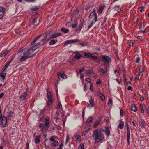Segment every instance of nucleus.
<instances>
[{"instance_id": "f257e3e1", "label": "nucleus", "mask_w": 149, "mask_h": 149, "mask_svg": "<svg viewBox=\"0 0 149 149\" xmlns=\"http://www.w3.org/2000/svg\"><path fill=\"white\" fill-rule=\"evenodd\" d=\"M34 50L31 47L29 48L28 47L24 46L19 50V52L22 53L23 55L20 59L21 61H22L26 59L33 57L35 54L33 53Z\"/></svg>"}, {"instance_id": "f03ea898", "label": "nucleus", "mask_w": 149, "mask_h": 149, "mask_svg": "<svg viewBox=\"0 0 149 149\" xmlns=\"http://www.w3.org/2000/svg\"><path fill=\"white\" fill-rule=\"evenodd\" d=\"M93 140H95L96 143L102 141L104 139V135L102 133L99 129H97L93 132L92 135Z\"/></svg>"}, {"instance_id": "7ed1b4c3", "label": "nucleus", "mask_w": 149, "mask_h": 149, "mask_svg": "<svg viewBox=\"0 0 149 149\" xmlns=\"http://www.w3.org/2000/svg\"><path fill=\"white\" fill-rule=\"evenodd\" d=\"M101 60L106 68H109V63H111V58L107 55H102Z\"/></svg>"}, {"instance_id": "20e7f679", "label": "nucleus", "mask_w": 149, "mask_h": 149, "mask_svg": "<svg viewBox=\"0 0 149 149\" xmlns=\"http://www.w3.org/2000/svg\"><path fill=\"white\" fill-rule=\"evenodd\" d=\"M42 35V34L39 35L37 36L33 40V41L31 42V45H33L32 48L35 51L37 49L39 48L41 46V44L40 42L35 43V42L40 38Z\"/></svg>"}, {"instance_id": "39448f33", "label": "nucleus", "mask_w": 149, "mask_h": 149, "mask_svg": "<svg viewBox=\"0 0 149 149\" xmlns=\"http://www.w3.org/2000/svg\"><path fill=\"white\" fill-rule=\"evenodd\" d=\"M113 3H112L111 4V6L110 7V8H112L111 9L112 12L114 14L116 15L121 11V9L119 8L120 7L119 6H115L114 7H112V6Z\"/></svg>"}, {"instance_id": "423d86ee", "label": "nucleus", "mask_w": 149, "mask_h": 149, "mask_svg": "<svg viewBox=\"0 0 149 149\" xmlns=\"http://www.w3.org/2000/svg\"><path fill=\"white\" fill-rule=\"evenodd\" d=\"M97 70L99 72H100L103 75H104L109 70V68H106V67H105V69H104L101 67L99 66L97 68Z\"/></svg>"}, {"instance_id": "0eeeda50", "label": "nucleus", "mask_w": 149, "mask_h": 149, "mask_svg": "<svg viewBox=\"0 0 149 149\" xmlns=\"http://www.w3.org/2000/svg\"><path fill=\"white\" fill-rule=\"evenodd\" d=\"M79 41V40L78 39H75L68 40L65 42L64 44V45L66 46L68 44H72L73 43H77Z\"/></svg>"}, {"instance_id": "6e6552de", "label": "nucleus", "mask_w": 149, "mask_h": 149, "mask_svg": "<svg viewBox=\"0 0 149 149\" xmlns=\"http://www.w3.org/2000/svg\"><path fill=\"white\" fill-rule=\"evenodd\" d=\"M49 118L47 117L46 118L45 121V128L46 129H48L49 127Z\"/></svg>"}, {"instance_id": "1a4fd4ad", "label": "nucleus", "mask_w": 149, "mask_h": 149, "mask_svg": "<svg viewBox=\"0 0 149 149\" xmlns=\"http://www.w3.org/2000/svg\"><path fill=\"white\" fill-rule=\"evenodd\" d=\"M127 140L128 143L129 145L130 144V130L129 126L128 124L127 125Z\"/></svg>"}, {"instance_id": "9d476101", "label": "nucleus", "mask_w": 149, "mask_h": 149, "mask_svg": "<svg viewBox=\"0 0 149 149\" xmlns=\"http://www.w3.org/2000/svg\"><path fill=\"white\" fill-rule=\"evenodd\" d=\"M94 17V20L95 22H96L97 21V16L96 13H91L89 16V18L91 19L92 17Z\"/></svg>"}, {"instance_id": "9b49d317", "label": "nucleus", "mask_w": 149, "mask_h": 149, "mask_svg": "<svg viewBox=\"0 0 149 149\" xmlns=\"http://www.w3.org/2000/svg\"><path fill=\"white\" fill-rule=\"evenodd\" d=\"M1 125L3 127H5L7 123V118L6 117L3 116L2 117L1 121Z\"/></svg>"}, {"instance_id": "f8f14e48", "label": "nucleus", "mask_w": 149, "mask_h": 149, "mask_svg": "<svg viewBox=\"0 0 149 149\" xmlns=\"http://www.w3.org/2000/svg\"><path fill=\"white\" fill-rule=\"evenodd\" d=\"M47 97L48 98V100H49H49L50 101H53V97L51 95V93H50V92L49 91V89H47Z\"/></svg>"}, {"instance_id": "ddd939ff", "label": "nucleus", "mask_w": 149, "mask_h": 149, "mask_svg": "<svg viewBox=\"0 0 149 149\" xmlns=\"http://www.w3.org/2000/svg\"><path fill=\"white\" fill-rule=\"evenodd\" d=\"M97 95L100 97L101 99L103 101L105 100V97L104 95L102 93H101L100 91H98L97 93Z\"/></svg>"}, {"instance_id": "4468645a", "label": "nucleus", "mask_w": 149, "mask_h": 149, "mask_svg": "<svg viewBox=\"0 0 149 149\" xmlns=\"http://www.w3.org/2000/svg\"><path fill=\"white\" fill-rule=\"evenodd\" d=\"M27 95V92H26L23 93L20 96V99L21 100H24L25 99Z\"/></svg>"}, {"instance_id": "2eb2a0df", "label": "nucleus", "mask_w": 149, "mask_h": 149, "mask_svg": "<svg viewBox=\"0 0 149 149\" xmlns=\"http://www.w3.org/2000/svg\"><path fill=\"white\" fill-rule=\"evenodd\" d=\"M74 53H76V54L75 56V58L76 59H79L81 57V55L79 53V52L77 51H76L75 52H74Z\"/></svg>"}, {"instance_id": "dca6fc26", "label": "nucleus", "mask_w": 149, "mask_h": 149, "mask_svg": "<svg viewBox=\"0 0 149 149\" xmlns=\"http://www.w3.org/2000/svg\"><path fill=\"white\" fill-rule=\"evenodd\" d=\"M40 138L41 137L39 135H38L36 136L35 139V142L36 144H38L40 142Z\"/></svg>"}, {"instance_id": "f3484780", "label": "nucleus", "mask_w": 149, "mask_h": 149, "mask_svg": "<svg viewBox=\"0 0 149 149\" xmlns=\"http://www.w3.org/2000/svg\"><path fill=\"white\" fill-rule=\"evenodd\" d=\"M6 75V73L3 72H1L0 75V77L1 78L3 81L5 79Z\"/></svg>"}, {"instance_id": "a211bd4d", "label": "nucleus", "mask_w": 149, "mask_h": 149, "mask_svg": "<svg viewBox=\"0 0 149 149\" xmlns=\"http://www.w3.org/2000/svg\"><path fill=\"white\" fill-rule=\"evenodd\" d=\"M105 132L107 135L109 136L110 134V131L108 126H106L105 127Z\"/></svg>"}, {"instance_id": "6ab92c4d", "label": "nucleus", "mask_w": 149, "mask_h": 149, "mask_svg": "<svg viewBox=\"0 0 149 149\" xmlns=\"http://www.w3.org/2000/svg\"><path fill=\"white\" fill-rule=\"evenodd\" d=\"M124 126V122L123 121L120 122L118 127L120 129H123Z\"/></svg>"}, {"instance_id": "aec40b11", "label": "nucleus", "mask_w": 149, "mask_h": 149, "mask_svg": "<svg viewBox=\"0 0 149 149\" xmlns=\"http://www.w3.org/2000/svg\"><path fill=\"white\" fill-rule=\"evenodd\" d=\"M57 41L58 40L57 39H52L50 40L49 44L50 45H52L55 44Z\"/></svg>"}, {"instance_id": "412c9836", "label": "nucleus", "mask_w": 149, "mask_h": 149, "mask_svg": "<svg viewBox=\"0 0 149 149\" xmlns=\"http://www.w3.org/2000/svg\"><path fill=\"white\" fill-rule=\"evenodd\" d=\"M60 76L61 78L63 79H66L67 78L66 75L65 74L63 73H60L58 75V79H60L59 77Z\"/></svg>"}, {"instance_id": "4be33fe9", "label": "nucleus", "mask_w": 149, "mask_h": 149, "mask_svg": "<svg viewBox=\"0 0 149 149\" xmlns=\"http://www.w3.org/2000/svg\"><path fill=\"white\" fill-rule=\"evenodd\" d=\"M61 33H56L54 34L51 35L50 36V38H54L57 36H59L61 35Z\"/></svg>"}, {"instance_id": "5701e85b", "label": "nucleus", "mask_w": 149, "mask_h": 149, "mask_svg": "<svg viewBox=\"0 0 149 149\" xmlns=\"http://www.w3.org/2000/svg\"><path fill=\"white\" fill-rule=\"evenodd\" d=\"M131 109L132 111L136 112L137 111L136 107L134 104H132L131 106Z\"/></svg>"}, {"instance_id": "b1692460", "label": "nucleus", "mask_w": 149, "mask_h": 149, "mask_svg": "<svg viewBox=\"0 0 149 149\" xmlns=\"http://www.w3.org/2000/svg\"><path fill=\"white\" fill-rule=\"evenodd\" d=\"M91 58H92L94 60H97V61H99V60L98 57L94 54H92Z\"/></svg>"}, {"instance_id": "393cba45", "label": "nucleus", "mask_w": 149, "mask_h": 149, "mask_svg": "<svg viewBox=\"0 0 149 149\" xmlns=\"http://www.w3.org/2000/svg\"><path fill=\"white\" fill-rule=\"evenodd\" d=\"M93 118L92 117H90L87 119L86 122L87 124H89L93 120Z\"/></svg>"}, {"instance_id": "a878e982", "label": "nucleus", "mask_w": 149, "mask_h": 149, "mask_svg": "<svg viewBox=\"0 0 149 149\" xmlns=\"http://www.w3.org/2000/svg\"><path fill=\"white\" fill-rule=\"evenodd\" d=\"M53 102V101H50L48 100L47 102V104L49 108H51L52 107V102Z\"/></svg>"}, {"instance_id": "bb28decb", "label": "nucleus", "mask_w": 149, "mask_h": 149, "mask_svg": "<svg viewBox=\"0 0 149 149\" xmlns=\"http://www.w3.org/2000/svg\"><path fill=\"white\" fill-rule=\"evenodd\" d=\"M100 122V120H96L95 122L94 125V128L96 127L97 126L99 125Z\"/></svg>"}, {"instance_id": "cd10ccee", "label": "nucleus", "mask_w": 149, "mask_h": 149, "mask_svg": "<svg viewBox=\"0 0 149 149\" xmlns=\"http://www.w3.org/2000/svg\"><path fill=\"white\" fill-rule=\"evenodd\" d=\"M61 31L65 33H68L69 31L68 29H65L64 28H61Z\"/></svg>"}, {"instance_id": "c85d7f7f", "label": "nucleus", "mask_w": 149, "mask_h": 149, "mask_svg": "<svg viewBox=\"0 0 149 149\" xmlns=\"http://www.w3.org/2000/svg\"><path fill=\"white\" fill-rule=\"evenodd\" d=\"M39 127L41 129V130L42 131L43 129L45 128V125L42 123H40L39 124Z\"/></svg>"}, {"instance_id": "c756f323", "label": "nucleus", "mask_w": 149, "mask_h": 149, "mask_svg": "<svg viewBox=\"0 0 149 149\" xmlns=\"http://www.w3.org/2000/svg\"><path fill=\"white\" fill-rule=\"evenodd\" d=\"M92 54L89 53H87L86 52L84 53V56H86L88 58H91V57L92 56Z\"/></svg>"}, {"instance_id": "7c9ffc66", "label": "nucleus", "mask_w": 149, "mask_h": 149, "mask_svg": "<svg viewBox=\"0 0 149 149\" xmlns=\"http://www.w3.org/2000/svg\"><path fill=\"white\" fill-rule=\"evenodd\" d=\"M144 71L143 68L140 67L139 69V74L141 76L142 75H143V72Z\"/></svg>"}, {"instance_id": "2f4dec72", "label": "nucleus", "mask_w": 149, "mask_h": 149, "mask_svg": "<svg viewBox=\"0 0 149 149\" xmlns=\"http://www.w3.org/2000/svg\"><path fill=\"white\" fill-rule=\"evenodd\" d=\"M58 144V142L57 141H54L52 143V146L53 147H56L57 146Z\"/></svg>"}, {"instance_id": "473e14b6", "label": "nucleus", "mask_w": 149, "mask_h": 149, "mask_svg": "<svg viewBox=\"0 0 149 149\" xmlns=\"http://www.w3.org/2000/svg\"><path fill=\"white\" fill-rule=\"evenodd\" d=\"M13 114V113L12 111H10L8 114L7 117L8 118H9L12 117Z\"/></svg>"}, {"instance_id": "72a5a7b5", "label": "nucleus", "mask_w": 149, "mask_h": 149, "mask_svg": "<svg viewBox=\"0 0 149 149\" xmlns=\"http://www.w3.org/2000/svg\"><path fill=\"white\" fill-rule=\"evenodd\" d=\"M74 16H73L72 19L71 20L74 22H75L77 20V17H76Z\"/></svg>"}, {"instance_id": "f704fd0d", "label": "nucleus", "mask_w": 149, "mask_h": 149, "mask_svg": "<svg viewBox=\"0 0 149 149\" xmlns=\"http://www.w3.org/2000/svg\"><path fill=\"white\" fill-rule=\"evenodd\" d=\"M75 138L76 139L77 141H80V139H81V136L79 135H76L75 136Z\"/></svg>"}, {"instance_id": "c9c22d12", "label": "nucleus", "mask_w": 149, "mask_h": 149, "mask_svg": "<svg viewBox=\"0 0 149 149\" xmlns=\"http://www.w3.org/2000/svg\"><path fill=\"white\" fill-rule=\"evenodd\" d=\"M8 53V51H6L2 53L0 56V57L4 56L7 53Z\"/></svg>"}, {"instance_id": "e433bc0d", "label": "nucleus", "mask_w": 149, "mask_h": 149, "mask_svg": "<svg viewBox=\"0 0 149 149\" xmlns=\"http://www.w3.org/2000/svg\"><path fill=\"white\" fill-rule=\"evenodd\" d=\"M83 23H80L77 28L79 30H81V28L83 26Z\"/></svg>"}, {"instance_id": "4c0bfd02", "label": "nucleus", "mask_w": 149, "mask_h": 149, "mask_svg": "<svg viewBox=\"0 0 149 149\" xmlns=\"http://www.w3.org/2000/svg\"><path fill=\"white\" fill-rule=\"evenodd\" d=\"M84 144L81 143L78 149H84Z\"/></svg>"}, {"instance_id": "58836bf2", "label": "nucleus", "mask_w": 149, "mask_h": 149, "mask_svg": "<svg viewBox=\"0 0 149 149\" xmlns=\"http://www.w3.org/2000/svg\"><path fill=\"white\" fill-rule=\"evenodd\" d=\"M95 23L93 22V21H92L91 22V23L88 26V29H89L90 28L93 26V24H94Z\"/></svg>"}, {"instance_id": "ea45409f", "label": "nucleus", "mask_w": 149, "mask_h": 149, "mask_svg": "<svg viewBox=\"0 0 149 149\" xmlns=\"http://www.w3.org/2000/svg\"><path fill=\"white\" fill-rule=\"evenodd\" d=\"M140 107L141 109V113H144V109H143V105L142 104H141L140 105Z\"/></svg>"}, {"instance_id": "a19ab883", "label": "nucleus", "mask_w": 149, "mask_h": 149, "mask_svg": "<svg viewBox=\"0 0 149 149\" xmlns=\"http://www.w3.org/2000/svg\"><path fill=\"white\" fill-rule=\"evenodd\" d=\"M77 25V24L76 23H75L74 24H72L71 25V26L72 28L74 29L76 27Z\"/></svg>"}, {"instance_id": "79ce46f5", "label": "nucleus", "mask_w": 149, "mask_h": 149, "mask_svg": "<svg viewBox=\"0 0 149 149\" xmlns=\"http://www.w3.org/2000/svg\"><path fill=\"white\" fill-rule=\"evenodd\" d=\"M85 81H86V82H88V83H90L91 82V79L89 78H86L85 80Z\"/></svg>"}, {"instance_id": "37998d69", "label": "nucleus", "mask_w": 149, "mask_h": 149, "mask_svg": "<svg viewBox=\"0 0 149 149\" xmlns=\"http://www.w3.org/2000/svg\"><path fill=\"white\" fill-rule=\"evenodd\" d=\"M141 126L144 127H145V124L144 123V121L143 120H141Z\"/></svg>"}, {"instance_id": "c03bdc74", "label": "nucleus", "mask_w": 149, "mask_h": 149, "mask_svg": "<svg viewBox=\"0 0 149 149\" xmlns=\"http://www.w3.org/2000/svg\"><path fill=\"white\" fill-rule=\"evenodd\" d=\"M80 45H81V46L83 47L86 45H87V43L86 42H83L82 43H80Z\"/></svg>"}, {"instance_id": "a18cd8bd", "label": "nucleus", "mask_w": 149, "mask_h": 149, "mask_svg": "<svg viewBox=\"0 0 149 149\" xmlns=\"http://www.w3.org/2000/svg\"><path fill=\"white\" fill-rule=\"evenodd\" d=\"M112 102V100L111 99L109 98V102L108 104L109 105L111 104H111Z\"/></svg>"}, {"instance_id": "49530a36", "label": "nucleus", "mask_w": 149, "mask_h": 149, "mask_svg": "<svg viewBox=\"0 0 149 149\" xmlns=\"http://www.w3.org/2000/svg\"><path fill=\"white\" fill-rule=\"evenodd\" d=\"M62 108V105L60 101H59L58 102V106L57 107V108L61 109Z\"/></svg>"}, {"instance_id": "de8ad7c7", "label": "nucleus", "mask_w": 149, "mask_h": 149, "mask_svg": "<svg viewBox=\"0 0 149 149\" xmlns=\"http://www.w3.org/2000/svg\"><path fill=\"white\" fill-rule=\"evenodd\" d=\"M104 8V6H101L99 7V10H100L102 12Z\"/></svg>"}, {"instance_id": "09e8293b", "label": "nucleus", "mask_w": 149, "mask_h": 149, "mask_svg": "<svg viewBox=\"0 0 149 149\" xmlns=\"http://www.w3.org/2000/svg\"><path fill=\"white\" fill-rule=\"evenodd\" d=\"M140 60V58L139 57H138L136 59V63L139 62Z\"/></svg>"}, {"instance_id": "8fccbe9b", "label": "nucleus", "mask_w": 149, "mask_h": 149, "mask_svg": "<svg viewBox=\"0 0 149 149\" xmlns=\"http://www.w3.org/2000/svg\"><path fill=\"white\" fill-rule=\"evenodd\" d=\"M85 109V107H84L83 109L82 112V117L83 118H84V110Z\"/></svg>"}, {"instance_id": "3c124183", "label": "nucleus", "mask_w": 149, "mask_h": 149, "mask_svg": "<svg viewBox=\"0 0 149 149\" xmlns=\"http://www.w3.org/2000/svg\"><path fill=\"white\" fill-rule=\"evenodd\" d=\"M85 69V68L84 67H83L81 68V69H80L79 71V73H81V72L84 71Z\"/></svg>"}, {"instance_id": "603ef678", "label": "nucleus", "mask_w": 149, "mask_h": 149, "mask_svg": "<svg viewBox=\"0 0 149 149\" xmlns=\"http://www.w3.org/2000/svg\"><path fill=\"white\" fill-rule=\"evenodd\" d=\"M140 28L141 29V31H142L143 32H144L145 31V29L142 28V25L140 26Z\"/></svg>"}, {"instance_id": "864d4df0", "label": "nucleus", "mask_w": 149, "mask_h": 149, "mask_svg": "<svg viewBox=\"0 0 149 149\" xmlns=\"http://www.w3.org/2000/svg\"><path fill=\"white\" fill-rule=\"evenodd\" d=\"M69 139V137L68 136H67L66 137V139L65 141V143L66 144H67L68 142Z\"/></svg>"}, {"instance_id": "5fc2aeb1", "label": "nucleus", "mask_w": 149, "mask_h": 149, "mask_svg": "<svg viewBox=\"0 0 149 149\" xmlns=\"http://www.w3.org/2000/svg\"><path fill=\"white\" fill-rule=\"evenodd\" d=\"M84 91H86L87 89V85H86V84H85V83L84 84Z\"/></svg>"}, {"instance_id": "6e6d98bb", "label": "nucleus", "mask_w": 149, "mask_h": 149, "mask_svg": "<svg viewBox=\"0 0 149 149\" xmlns=\"http://www.w3.org/2000/svg\"><path fill=\"white\" fill-rule=\"evenodd\" d=\"M48 36L47 35V34H46V33L45 34V35L44 37V38H45V39H47V40H49L50 38V37L49 38H47V37Z\"/></svg>"}, {"instance_id": "4d7b16f0", "label": "nucleus", "mask_w": 149, "mask_h": 149, "mask_svg": "<svg viewBox=\"0 0 149 149\" xmlns=\"http://www.w3.org/2000/svg\"><path fill=\"white\" fill-rule=\"evenodd\" d=\"M91 72V71L90 70H88L86 71L85 72V73L86 74H90Z\"/></svg>"}, {"instance_id": "13d9d810", "label": "nucleus", "mask_w": 149, "mask_h": 149, "mask_svg": "<svg viewBox=\"0 0 149 149\" xmlns=\"http://www.w3.org/2000/svg\"><path fill=\"white\" fill-rule=\"evenodd\" d=\"M7 68L6 67L4 66V67L2 69L1 72H4L5 71V70H6Z\"/></svg>"}, {"instance_id": "bf43d9fd", "label": "nucleus", "mask_w": 149, "mask_h": 149, "mask_svg": "<svg viewBox=\"0 0 149 149\" xmlns=\"http://www.w3.org/2000/svg\"><path fill=\"white\" fill-rule=\"evenodd\" d=\"M89 104H93V105L94 103L93 102V100L92 99H91L89 100Z\"/></svg>"}, {"instance_id": "052dcab7", "label": "nucleus", "mask_w": 149, "mask_h": 149, "mask_svg": "<svg viewBox=\"0 0 149 149\" xmlns=\"http://www.w3.org/2000/svg\"><path fill=\"white\" fill-rule=\"evenodd\" d=\"M37 21V19H34L33 20V25H35V23Z\"/></svg>"}, {"instance_id": "680f3d73", "label": "nucleus", "mask_w": 149, "mask_h": 149, "mask_svg": "<svg viewBox=\"0 0 149 149\" xmlns=\"http://www.w3.org/2000/svg\"><path fill=\"white\" fill-rule=\"evenodd\" d=\"M96 83L97 84L99 85L101 83V81L100 80L97 79Z\"/></svg>"}, {"instance_id": "e2e57ef3", "label": "nucleus", "mask_w": 149, "mask_h": 149, "mask_svg": "<svg viewBox=\"0 0 149 149\" xmlns=\"http://www.w3.org/2000/svg\"><path fill=\"white\" fill-rule=\"evenodd\" d=\"M140 75H139V74L137 75L135 77V79L136 80H139Z\"/></svg>"}, {"instance_id": "0e129e2a", "label": "nucleus", "mask_w": 149, "mask_h": 149, "mask_svg": "<svg viewBox=\"0 0 149 149\" xmlns=\"http://www.w3.org/2000/svg\"><path fill=\"white\" fill-rule=\"evenodd\" d=\"M93 106V104L89 103L87 105V107H91Z\"/></svg>"}, {"instance_id": "69168bd1", "label": "nucleus", "mask_w": 149, "mask_h": 149, "mask_svg": "<svg viewBox=\"0 0 149 149\" xmlns=\"http://www.w3.org/2000/svg\"><path fill=\"white\" fill-rule=\"evenodd\" d=\"M50 140L51 141L53 142H54V141H55L54 140V139L53 137H51L50 138Z\"/></svg>"}, {"instance_id": "338daca9", "label": "nucleus", "mask_w": 149, "mask_h": 149, "mask_svg": "<svg viewBox=\"0 0 149 149\" xmlns=\"http://www.w3.org/2000/svg\"><path fill=\"white\" fill-rule=\"evenodd\" d=\"M1 13H3V14L5 12V9L3 8H1Z\"/></svg>"}, {"instance_id": "774afa93", "label": "nucleus", "mask_w": 149, "mask_h": 149, "mask_svg": "<svg viewBox=\"0 0 149 149\" xmlns=\"http://www.w3.org/2000/svg\"><path fill=\"white\" fill-rule=\"evenodd\" d=\"M63 146V145L62 144H61L59 146V147L58 149H62V147Z\"/></svg>"}]
</instances>
